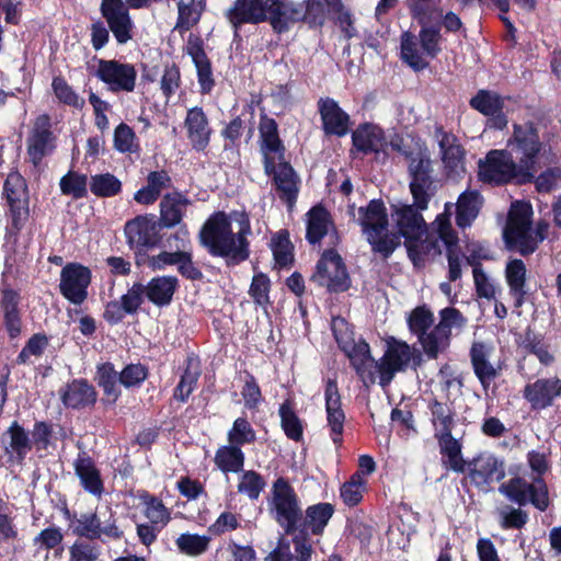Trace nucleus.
Instances as JSON below:
<instances>
[{"label":"nucleus","instance_id":"obj_6","mask_svg":"<svg viewBox=\"0 0 561 561\" xmlns=\"http://www.w3.org/2000/svg\"><path fill=\"white\" fill-rule=\"evenodd\" d=\"M550 450H529L526 455L527 465L531 471V482L519 477L513 478L500 486V492L511 501L525 505L531 503L539 511H546L549 505L548 488L542 476L550 469Z\"/></svg>","mask_w":561,"mask_h":561},{"label":"nucleus","instance_id":"obj_64","mask_svg":"<svg viewBox=\"0 0 561 561\" xmlns=\"http://www.w3.org/2000/svg\"><path fill=\"white\" fill-rule=\"evenodd\" d=\"M94 540L77 539L69 547L70 561H98L102 551L101 547L93 542Z\"/></svg>","mask_w":561,"mask_h":561},{"label":"nucleus","instance_id":"obj_40","mask_svg":"<svg viewBox=\"0 0 561 561\" xmlns=\"http://www.w3.org/2000/svg\"><path fill=\"white\" fill-rule=\"evenodd\" d=\"M494 348L491 344L476 342L470 350L471 363L479 380L490 383L499 375V369L490 362Z\"/></svg>","mask_w":561,"mask_h":561},{"label":"nucleus","instance_id":"obj_46","mask_svg":"<svg viewBox=\"0 0 561 561\" xmlns=\"http://www.w3.org/2000/svg\"><path fill=\"white\" fill-rule=\"evenodd\" d=\"M280 427L286 437L299 443L304 438V422L295 411L294 401L286 399L278 409Z\"/></svg>","mask_w":561,"mask_h":561},{"label":"nucleus","instance_id":"obj_56","mask_svg":"<svg viewBox=\"0 0 561 561\" xmlns=\"http://www.w3.org/2000/svg\"><path fill=\"white\" fill-rule=\"evenodd\" d=\"M433 176L411 178L409 188L419 209H427L430 201L434 195Z\"/></svg>","mask_w":561,"mask_h":561},{"label":"nucleus","instance_id":"obj_30","mask_svg":"<svg viewBox=\"0 0 561 561\" xmlns=\"http://www.w3.org/2000/svg\"><path fill=\"white\" fill-rule=\"evenodd\" d=\"M271 2L270 25L274 33H287L291 25L305 22L304 3H296L289 0H268Z\"/></svg>","mask_w":561,"mask_h":561},{"label":"nucleus","instance_id":"obj_7","mask_svg":"<svg viewBox=\"0 0 561 561\" xmlns=\"http://www.w3.org/2000/svg\"><path fill=\"white\" fill-rule=\"evenodd\" d=\"M454 378H447L438 383L437 393L428 401L431 423L434 438L437 440L442 463L446 470L456 471V438L453 436L455 426V408L450 399V387Z\"/></svg>","mask_w":561,"mask_h":561},{"label":"nucleus","instance_id":"obj_58","mask_svg":"<svg viewBox=\"0 0 561 561\" xmlns=\"http://www.w3.org/2000/svg\"><path fill=\"white\" fill-rule=\"evenodd\" d=\"M49 345V337L44 332L34 333L15 358L16 365L30 364V357H41Z\"/></svg>","mask_w":561,"mask_h":561},{"label":"nucleus","instance_id":"obj_18","mask_svg":"<svg viewBox=\"0 0 561 561\" xmlns=\"http://www.w3.org/2000/svg\"><path fill=\"white\" fill-rule=\"evenodd\" d=\"M392 217L394 218L398 233L404 238V247L411 261H415L417 252L415 250V237H422L426 230V222L421 214L424 209H419L412 205H392Z\"/></svg>","mask_w":561,"mask_h":561},{"label":"nucleus","instance_id":"obj_39","mask_svg":"<svg viewBox=\"0 0 561 561\" xmlns=\"http://www.w3.org/2000/svg\"><path fill=\"white\" fill-rule=\"evenodd\" d=\"M172 184L167 170L150 171L147 175V184L134 194V199L140 205H152L161 196L162 190L172 187Z\"/></svg>","mask_w":561,"mask_h":561},{"label":"nucleus","instance_id":"obj_23","mask_svg":"<svg viewBox=\"0 0 561 561\" xmlns=\"http://www.w3.org/2000/svg\"><path fill=\"white\" fill-rule=\"evenodd\" d=\"M351 139V156H378L385 151V147L388 145L385 130L371 122L358 124L352 131Z\"/></svg>","mask_w":561,"mask_h":561},{"label":"nucleus","instance_id":"obj_14","mask_svg":"<svg viewBox=\"0 0 561 561\" xmlns=\"http://www.w3.org/2000/svg\"><path fill=\"white\" fill-rule=\"evenodd\" d=\"M64 516L73 524L72 534L79 538L106 542L108 540L118 541L124 537V531L118 526L112 510H110V517L103 524L96 512L82 513L80 517H77V514H71L66 507Z\"/></svg>","mask_w":561,"mask_h":561},{"label":"nucleus","instance_id":"obj_1","mask_svg":"<svg viewBox=\"0 0 561 561\" xmlns=\"http://www.w3.org/2000/svg\"><path fill=\"white\" fill-rule=\"evenodd\" d=\"M271 493L270 514L286 535L299 531L309 536H323L335 513L332 503L319 502L302 510L294 486L284 477L273 482Z\"/></svg>","mask_w":561,"mask_h":561},{"label":"nucleus","instance_id":"obj_29","mask_svg":"<svg viewBox=\"0 0 561 561\" xmlns=\"http://www.w3.org/2000/svg\"><path fill=\"white\" fill-rule=\"evenodd\" d=\"M186 54L192 58L196 68L197 82L202 94H209L215 88L216 81L213 73L211 60L204 48L201 36L191 34L187 39Z\"/></svg>","mask_w":561,"mask_h":561},{"label":"nucleus","instance_id":"obj_12","mask_svg":"<svg viewBox=\"0 0 561 561\" xmlns=\"http://www.w3.org/2000/svg\"><path fill=\"white\" fill-rule=\"evenodd\" d=\"M507 148L535 178L537 159L547 152L546 145L540 140L535 124L530 122L514 124L513 134L507 140Z\"/></svg>","mask_w":561,"mask_h":561},{"label":"nucleus","instance_id":"obj_53","mask_svg":"<svg viewBox=\"0 0 561 561\" xmlns=\"http://www.w3.org/2000/svg\"><path fill=\"white\" fill-rule=\"evenodd\" d=\"M51 90L54 95L59 101V103L77 108L82 110L85 105V101L81 98L68 83V81L61 76H55L51 80Z\"/></svg>","mask_w":561,"mask_h":561},{"label":"nucleus","instance_id":"obj_35","mask_svg":"<svg viewBox=\"0 0 561 561\" xmlns=\"http://www.w3.org/2000/svg\"><path fill=\"white\" fill-rule=\"evenodd\" d=\"M142 288L149 302L158 308H164L172 304L179 288V279L172 275L154 276L146 285L142 284Z\"/></svg>","mask_w":561,"mask_h":561},{"label":"nucleus","instance_id":"obj_55","mask_svg":"<svg viewBox=\"0 0 561 561\" xmlns=\"http://www.w3.org/2000/svg\"><path fill=\"white\" fill-rule=\"evenodd\" d=\"M229 444L239 446L252 445L256 442V432L245 416L237 417L227 433Z\"/></svg>","mask_w":561,"mask_h":561},{"label":"nucleus","instance_id":"obj_50","mask_svg":"<svg viewBox=\"0 0 561 561\" xmlns=\"http://www.w3.org/2000/svg\"><path fill=\"white\" fill-rule=\"evenodd\" d=\"M137 499L146 506L145 515L152 524H161V527H164L170 522V512L161 499L147 490H138Z\"/></svg>","mask_w":561,"mask_h":561},{"label":"nucleus","instance_id":"obj_4","mask_svg":"<svg viewBox=\"0 0 561 561\" xmlns=\"http://www.w3.org/2000/svg\"><path fill=\"white\" fill-rule=\"evenodd\" d=\"M415 18L421 25L419 38L405 32L401 36V59L414 71H421L428 66V61L423 57L435 58L439 53L440 30L444 26L447 31L456 32V13L449 11L434 12L432 15H425L423 10L414 7Z\"/></svg>","mask_w":561,"mask_h":561},{"label":"nucleus","instance_id":"obj_63","mask_svg":"<svg viewBox=\"0 0 561 561\" xmlns=\"http://www.w3.org/2000/svg\"><path fill=\"white\" fill-rule=\"evenodd\" d=\"M56 440L51 421H35L32 430L33 447L36 451L47 450Z\"/></svg>","mask_w":561,"mask_h":561},{"label":"nucleus","instance_id":"obj_20","mask_svg":"<svg viewBox=\"0 0 561 561\" xmlns=\"http://www.w3.org/2000/svg\"><path fill=\"white\" fill-rule=\"evenodd\" d=\"M56 140L50 115L43 113L36 116L26 140L27 154L34 167L55 150Z\"/></svg>","mask_w":561,"mask_h":561},{"label":"nucleus","instance_id":"obj_21","mask_svg":"<svg viewBox=\"0 0 561 561\" xmlns=\"http://www.w3.org/2000/svg\"><path fill=\"white\" fill-rule=\"evenodd\" d=\"M188 205H191V201L182 192L173 191L171 193H165L162 195L159 203V217H157V221L162 229H172L180 226V229L174 237L179 238L180 233L187 237V226L186 224H182V221Z\"/></svg>","mask_w":561,"mask_h":561},{"label":"nucleus","instance_id":"obj_36","mask_svg":"<svg viewBox=\"0 0 561 561\" xmlns=\"http://www.w3.org/2000/svg\"><path fill=\"white\" fill-rule=\"evenodd\" d=\"M202 376V363L195 353H188L184 359V367L180 376V380L173 389V398L185 403L190 396L197 388L198 380Z\"/></svg>","mask_w":561,"mask_h":561},{"label":"nucleus","instance_id":"obj_61","mask_svg":"<svg viewBox=\"0 0 561 561\" xmlns=\"http://www.w3.org/2000/svg\"><path fill=\"white\" fill-rule=\"evenodd\" d=\"M149 376L148 366L141 363H130L119 371V385L126 389L139 388Z\"/></svg>","mask_w":561,"mask_h":561},{"label":"nucleus","instance_id":"obj_49","mask_svg":"<svg viewBox=\"0 0 561 561\" xmlns=\"http://www.w3.org/2000/svg\"><path fill=\"white\" fill-rule=\"evenodd\" d=\"M89 190L99 198H110L122 193L123 183L113 173H98L90 176Z\"/></svg>","mask_w":561,"mask_h":561},{"label":"nucleus","instance_id":"obj_60","mask_svg":"<svg viewBox=\"0 0 561 561\" xmlns=\"http://www.w3.org/2000/svg\"><path fill=\"white\" fill-rule=\"evenodd\" d=\"M245 128V122L239 115L225 124L220 130L225 151L239 150Z\"/></svg>","mask_w":561,"mask_h":561},{"label":"nucleus","instance_id":"obj_57","mask_svg":"<svg viewBox=\"0 0 561 561\" xmlns=\"http://www.w3.org/2000/svg\"><path fill=\"white\" fill-rule=\"evenodd\" d=\"M209 541L210 537L185 533L176 538L175 543L181 553L197 557L207 551Z\"/></svg>","mask_w":561,"mask_h":561},{"label":"nucleus","instance_id":"obj_9","mask_svg":"<svg viewBox=\"0 0 561 561\" xmlns=\"http://www.w3.org/2000/svg\"><path fill=\"white\" fill-rule=\"evenodd\" d=\"M383 342V354L377 360V373L381 387L389 386L399 373H405L409 369L416 373L422 367L424 359L421 350L393 335H387Z\"/></svg>","mask_w":561,"mask_h":561},{"label":"nucleus","instance_id":"obj_26","mask_svg":"<svg viewBox=\"0 0 561 561\" xmlns=\"http://www.w3.org/2000/svg\"><path fill=\"white\" fill-rule=\"evenodd\" d=\"M183 126L192 149L196 152H204L209 147L214 134L210 121L204 108L197 105L188 108Z\"/></svg>","mask_w":561,"mask_h":561},{"label":"nucleus","instance_id":"obj_37","mask_svg":"<svg viewBox=\"0 0 561 561\" xmlns=\"http://www.w3.org/2000/svg\"><path fill=\"white\" fill-rule=\"evenodd\" d=\"M306 216V240L311 245L320 244L328 234L329 227L333 226L331 214L322 204H317L308 210Z\"/></svg>","mask_w":561,"mask_h":561},{"label":"nucleus","instance_id":"obj_13","mask_svg":"<svg viewBox=\"0 0 561 561\" xmlns=\"http://www.w3.org/2000/svg\"><path fill=\"white\" fill-rule=\"evenodd\" d=\"M158 0H102L100 12L110 26L116 42L126 44L133 38L134 22L129 9L139 10L149 8Z\"/></svg>","mask_w":561,"mask_h":561},{"label":"nucleus","instance_id":"obj_16","mask_svg":"<svg viewBox=\"0 0 561 561\" xmlns=\"http://www.w3.org/2000/svg\"><path fill=\"white\" fill-rule=\"evenodd\" d=\"M270 5L268 0H233L224 12L233 32V38L240 37V31L244 25H259L265 22L270 24Z\"/></svg>","mask_w":561,"mask_h":561},{"label":"nucleus","instance_id":"obj_25","mask_svg":"<svg viewBox=\"0 0 561 561\" xmlns=\"http://www.w3.org/2000/svg\"><path fill=\"white\" fill-rule=\"evenodd\" d=\"M327 424L330 430V438L336 448L343 445L345 412L342 409V399L337 381L329 378L324 387Z\"/></svg>","mask_w":561,"mask_h":561},{"label":"nucleus","instance_id":"obj_8","mask_svg":"<svg viewBox=\"0 0 561 561\" xmlns=\"http://www.w3.org/2000/svg\"><path fill=\"white\" fill-rule=\"evenodd\" d=\"M533 208L527 202L516 201L512 203L508 211L503 238L510 250H516L522 255L534 253L548 231V224L538 222L531 227Z\"/></svg>","mask_w":561,"mask_h":561},{"label":"nucleus","instance_id":"obj_47","mask_svg":"<svg viewBox=\"0 0 561 561\" xmlns=\"http://www.w3.org/2000/svg\"><path fill=\"white\" fill-rule=\"evenodd\" d=\"M366 240L371 247V251L385 260L389 259L401 245V236L398 232H389L388 228L369 232L366 234Z\"/></svg>","mask_w":561,"mask_h":561},{"label":"nucleus","instance_id":"obj_51","mask_svg":"<svg viewBox=\"0 0 561 561\" xmlns=\"http://www.w3.org/2000/svg\"><path fill=\"white\" fill-rule=\"evenodd\" d=\"M89 180L87 174L69 170L59 181L60 192L76 201L87 198Z\"/></svg>","mask_w":561,"mask_h":561},{"label":"nucleus","instance_id":"obj_41","mask_svg":"<svg viewBox=\"0 0 561 561\" xmlns=\"http://www.w3.org/2000/svg\"><path fill=\"white\" fill-rule=\"evenodd\" d=\"M75 472L82 488L92 495L101 496L104 483L101 472L90 456H79L75 461Z\"/></svg>","mask_w":561,"mask_h":561},{"label":"nucleus","instance_id":"obj_2","mask_svg":"<svg viewBox=\"0 0 561 561\" xmlns=\"http://www.w3.org/2000/svg\"><path fill=\"white\" fill-rule=\"evenodd\" d=\"M251 221L245 210L228 215L214 211L202 225L199 244L214 257H222L228 266L238 265L250 257Z\"/></svg>","mask_w":561,"mask_h":561},{"label":"nucleus","instance_id":"obj_22","mask_svg":"<svg viewBox=\"0 0 561 561\" xmlns=\"http://www.w3.org/2000/svg\"><path fill=\"white\" fill-rule=\"evenodd\" d=\"M59 399L66 409L87 411L94 409L99 393L85 378H73L58 390Z\"/></svg>","mask_w":561,"mask_h":561},{"label":"nucleus","instance_id":"obj_19","mask_svg":"<svg viewBox=\"0 0 561 561\" xmlns=\"http://www.w3.org/2000/svg\"><path fill=\"white\" fill-rule=\"evenodd\" d=\"M92 282L91 270L78 262L67 263L60 272L59 293L72 305H82Z\"/></svg>","mask_w":561,"mask_h":561},{"label":"nucleus","instance_id":"obj_15","mask_svg":"<svg viewBox=\"0 0 561 561\" xmlns=\"http://www.w3.org/2000/svg\"><path fill=\"white\" fill-rule=\"evenodd\" d=\"M310 280L331 294L345 293L352 286L346 264L334 248L322 252Z\"/></svg>","mask_w":561,"mask_h":561},{"label":"nucleus","instance_id":"obj_59","mask_svg":"<svg viewBox=\"0 0 561 561\" xmlns=\"http://www.w3.org/2000/svg\"><path fill=\"white\" fill-rule=\"evenodd\" d=\"M366 485L367 481L365 478H359V474H352L340 489V496L344 504L348 507L358 505L363 500Z\"/></svg>","mask_w":561,"mask_h":561},{"label":"nucleus","instance_id":"obj_27","mask_svg":"<svg viewBox=\"0 0 561 561\" xmlns=\"http://www.w3.org/2000/svg\"><path fill=\"white\" fill-rule=\"evenodd\" d=\"M343 344V353L348 358L350 365L357 377L365 385H374L376 382L377 360L371 355L368 342L360 337L353 345Z\"/></svg>","mask_w":561,"mask_h":561},{"label":"nucleus","instance_id":"obj_52","mask_svg":"<svg viewBox=\"0 0 561 561\" xmlns=\"http://www.w3.org/2000/svg\"><path fill=\"white\" fill-rule=\"evenodd\" d=\"M2 196L7 203H18L30 201L26 180L19 171H11L3 182Z\"/></svg>","mask_w":561,"mask_h":561},{"label":"nucleus","instance_id":"obj_33","mask_svg":"<svg viewBox=\"0 0 561 561\" xmlns=\"http://www.w3.org/2000/svg\"><path fill=\"white\" fill-rule=\"evenodd\" d=\"M3 435L8 437L5 453L13 462L22 466L34 448L30 432L20 422L12 421Z\"/></svg>","mask_w":561,"mask_h":561},{"label":"nucleus","instance_id":"obj_45","mask_svg":"<svg viewBox=\"0 0 561 561\" xmlns=\"http://www.w3.org/2000/svg\"><path fill=\"white\" fill-rule=\"evenodd\" d=\"M245 455L239 446L229 444L220 446L214 457V463L224 473H238L243 470Z\"/></svg>","mask_w":561,"mask_h":561},{"label":"nucleus","instance_id":"obj_43","mask_svg":"<svg viewBox=\"0 0 561 561\" xmlns=\"http://www.w3.org/2000/svg\"><path fill=\"white\" fill-rule=\"evenodd\" d=\"M471 106L486 116H496L499 127H504L507 121L501 116L504 106V99L496 92L480 90L476 96L470 100Z\"/></svg>","mask_w":561,"mask_h":561},{"label":"nucleus","instance_id":"obj_48","mask_svg":"<svg viewBox=\"0 0 561 561\" xmlns=\"http://www.w3.org/2000/svg\"><path fill=\"white\" fill-rule=\"evenodd\" d=\"M271 250L275 264L279 268L289 267L294 263V244L290 241L289 231L280 229L272 236Z\"/></svg>","mask_w":561,"mask_h":561},{"label":"nucleus","instance_id":"obj_10","mask_svg":"<svg viewBox=\"0 0 561 561\" xmlns=\"http://www.w3.org/2000/svg\"><path fill=\"white\" fill-rule=\"evenodd\" d=\"M161 230L154 214L138 215L126 221L124 226L126 243L134 252L137 266L146 265L149 251L161 245Z\"/></svg>","mask_w":561,"mask_h":561},{"label":"nucleus","instance_id":"obj_3","mask_svg":"<svg viewBox=\"0 0 561 561\" xmlns=\"http://www.w3.org/2000/svg\"><path fill=\"white\" fill-rule=\"evenodd\" d=\"M259 134L264 173L272 176L278 197L291 208L298 198L300 180L286 160V147L279 137L277 122L262 114Z\"/></svg>","mask_w":561,"mask_h":561},{"label":"nucleus","instance_id":"obj_34","mask_svg":"<svg viewBox=\"0 0 561 561\" xmlns=\"http://www.w3.org/2000/svg\"><path fill=\"white\" fill-rule=\"evenodd\" d=\"M470 477L477 484L500 481L505 477V463L492 454H481L470 463Z\"/></svg>","mask_w":561,"mask_h":561},{"label":"nucleus","instance_id":"obj_38","mask_svg":"<svg viewBox=\"0 0 561 561\" xmlns=\"http://www.w3.org/2000/svg\"><path fill=\"white\" fill-rule=\"evenodd\" d=\"M358 224L365 236L369 232H376L377 229H387L389 227V218L383 201L374 198L367 206L359 207Z\"/></svg>","mask_w":561,"mask_h":561},{"label":"nucleus","instance_id":"obj_5","mask_svg":"<svg viewBox=\"0 0 561 561\" xmlns=\"http://www.w3.org/2000/svg\"><path fill=\"white\" fill-rule=\"evenodd\" d=\"M454 305V298H450ZM439 322L434 325L435 317L425 304L413 308L408 317L407 324L411 334L417 337L423 352L431 359H436L450 344L451 328L456 323V308L449 306L440 312Z\"/></svg>","mask_w":561,"mask_h":561},{"label":"nucleus","instance_id":"obj_54","mask_svg":"<svg viewBox=\"0 0 561 561\" xmlns=\"http://www.w3.org/2000/svg\"><path fill=\"white\" fill-rule=\"evenodd\" d=\"M176 8L178 18L174 28L180 33L187 32L195 26L201 21L204 12V7L197 8L196 0H190L188 2L180 0L176 3Z\"/></svg>","mask_w":561,"mask_h":561},{"label":"nucleus","instance_id":"obj_42","mask_svg":"<svg viewBox=\"0 0 561 561\" xmlns=\"http://www.w3.org/2000/svg\"><path fill=\"white\" fill-rule=\"evenodd\" d=\"M118 375L119 373L115 370L114 364L111 362H104L96 365L94 380L103 390L105 398L102 399V402L104 404H115L122 394L117 385L119 383Z\"/></svg>","mask_w":561,"mask_h":561},{"label":"nucleus","instance_id":"obj_28","mask_svg":"<svg viewBox=\"0 0 561 561\" xmlns=\"http://www.w3.org/2000/svg\"><path fill=\"white\" fill-rule=\"evenodd\" d=\"M22 301L18 289L9 285L0 287V316L3 327L11 340L19 337L22 333L23 320L20 308Z\"/></svg>","mask_w":561,"mask_h":561},{"label":"nucleus","instance_id":"obj_11","mask_svg":"<svg viewBox=\"0 0 561 561\" xmlns=\"http://www.w3.org/2000/svg\"><path fill=\"white\" fill-rule=\"evenodd\" d=\"M479 175L484 182L494 184H525L535 178L507 149L491 150L484 161H480Z\"/></svg>","mask_w":561,"mask_h":561},{"label":"nucleus","instance_id":"obj_62","mask_svg":"<svg viewBox=\"0 0 561 561\" xmlns=\"http://www.w3.org/2000/svg\"><path fill=\"white\" fill-rule=\"evenodd\" d=\"M241 396L244 401V408L250 411H256L264 400L256 378L248 370L244 371V383L241 389Z\"/></svg>","mask_w":561,"mask_h":561},{"label":"nucleus","instance_id":"obj_17","mask_svg":"<svg viewBox=\"0 0 561 561\" xmlns=\"http://www.w3.org/2000/svg\"><path fill=\"white\" fill-rule=\"evenodd\" d=\"M94 76L103 82L107 91L131 93L136 88L137 70L133 64L116 59H98Z\"/></svg>","mask_w":561,"mask_h":561},{"label":"nucleus","instance_id":"obj_24","mask_svg":"<svg viewBox=\"0 0 561 561\" xmlns=\"http://www.w3.org/2000/svg\"><path fill=\"white\" fill-rule=\"evenodd\" d=\"M321 119V128L325 136L342 138L346 136L352 126L351 116L333 98H320L317 102Z\"/></svg>","mask_w":561,"mask_h":561},{"label":"nucleus","instance_id":"obj_44","mask_svg":"<svg viewBox=\"0 0 561 561\" xmlns=\"http://www.w3.org/2000/svg\"><path fill=\"white\" fill-rule=\"evenodd\" d=\"M483 206V197L477 190H467L458 196V227H470Z\"/></svg>","mask_w":561,"mask_h":561},{"label":"nucleus","instance_id":"obj_32","mask_svg":"<svg viewBox=\"0 0 561 561\" xmlns=\"http://www.w3.org/2000/svg\"><path fill=\"white\" fill-rule=\"evenodd\" d=\"M453 206V203H446L444 211L438 214L435 219L437 237L446 249L450 282L456 280V231L450 221Z\"/></svg>","mask_w":561,"mask_h":561},{"label":"nucleus","instance_id":"obj_31","mask_svg":"<svg viewBox=\"0 0 561 561\" xmlns=\"http://www.w3.org/2000/svg\"><path fill=\"white\" fill-rule=\"evenodd\" d=\"M561 396V380L557 377L538 379L527 383L524 388V398L535 410L546 409L553 400Z\"/></svg>","mask_w":561,"mask_h":561}]
</instances>
